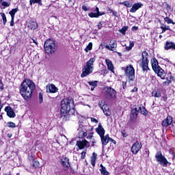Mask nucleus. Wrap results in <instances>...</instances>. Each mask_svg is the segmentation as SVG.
<instances>
[{
  "label": "nucleus",
  "instance_id": "2",
  "mask_svg": "<svg viewBox=\"0 0 175 175\" xmlns=\"http://www.w3.org/2000/svg\"><path fill=\"white\" fill-rule=\"evenodd\" d=\"M62 116L66 117L68 114H73L75 113V102L72 98H64L61 101Z\"/></svg>",
  "mask_w": 175,
  "mask_h": 175
},
{
  "label": "nucleus",
  "instance_id": "23",
  "mask_svg": "<svg viewBox=\"0 0 175 175\" xmlns=\"http://www.w3.org/2000/svg\"><path fill=\"white\" fill-rule=\"evenodd\" d=\"M105 62L109 70H111V72H113V70H114V66L113 65V63L111 62V61H110V59H105Z\"/></svg>",
  "mask_w": 175,
  "mask_h": 175
},
{
  "label": "nucleus",
  "instance_id": "20",
  "mask_svg": "<svg viewBox=\"0 0 175 175\" xmlns=\"http://www.w3.org/2000/svg\"><path fill=\"white\" fill-rule=\"evenodd\" d=\"M154 72H155V73L157 74V76L161 77V79H165L166 74L165 73V71L163 70V69H162L161 67L159 69H157V70H155Z\"/></svg>",
  "mask_w": 175,
  "mask_h": 175
},
{
  "label": "nucleus",
  "instance_id": "61",
  "mask_svg": "<svg viewBox=\"0 0 175 175\" xmlns=\"http://www.w3.org/2000/svg\"><path fill=\"white\" fill-rule=\"evenodd\" d=\"M112 14H113L114 16H117V12L113 11V12H112Z\"/></svg>",
  "mask_w": 175,
  "mask_h": 175
},
{
  "label": "nucleus",
  "instance_id": "49",
  "mask_svg": "<svg viewBox=\"0 0 175 175\" xmlns=\"http://www.w3.org/2000/svg\"><path fill=\"white\" fill-rule=\"evenodd\" d=\"M91 121L92 122H95V124H98V120H96V118H91Z\"/></svg>",
  "mask_w": 175,
  "mask_h": 175
},
{
  "label": "nucleus",
  "instance_id": "48",
  "mask_svg": "<svg viewBox=\"0 0 175 175\" xmlns=\"http://www.w3.org/2000/svg\"><path fill=\"white\" fill-rule=\"evenodd\" d=\"M1 91H3V83H2V80L0 79V92Z\"/></svg>",
  "mask_w": 175,
  "mask_h": 175
},
{
  "label": "nucleus",
  "instance_id": "26",
  "mask_svg": "<svg viewBox=\"0 0 175 175\" xmlns=\"http://www.w3.org/2000/svg\"><path fill=\"white\" fill-rule=\"evenodd\" d=\"M167 77H168L166 78L167 81L163 82V85H169L170 83H172V79H173V77H172V72L168 73Z\"/></svg>",
  "mask_w": 175,
  "mask_h": 175
},
{
  "label": "nucleus",
  "instance_id": "18",
  "mask_svg": "<svg viewBox=\"0 0 175 175\" xmlns=\"http://www.w3.org/2000/svg\"><path fill=\"white\" fill-rule=\"evenodd\" d=\"M87 144H88V142L85 139H83L82 141H78L77 142V146H78L80 150H83V148H85V147H87Z\"/></svg>",
  "mask_w": 175,
  "mask_h": 175
},
{
  "label": "nucleus",
  "instance_id": "21",
  "mask_svg": "<svg viewBox=\"0 0 175 175\" xmlns=\"http://www.w3.org/2000/svg\"><path fill=\"white\" fill-rule=\"evenodd\" d=\"M151 64H152V68L154 72H155V70H157L161 68V67H159V65L158 64V60H157V59H155V58H154L151 60Z\"/></svg>",
  "mask_w": 175,
  "mask_h": 175
},
{
  "label": "nucleus",
  "instance_id": "40",
  "mask_svg": "<svg viewBox=\"0 0 175 175\" xmlns=\"http://www.w3.org/2000/svg\"><path fill=\"white\" fill-rule=\"evenodd\" d=\"M1 17L3 18V25H5L6 23L8 21L7 19H6V15L5 14V13L2 12L1 14Z\"/></svg>",
  "mask_w": 175,
  "mask_h": 175
},
{
  "label": "nucleus",
  "instance_id": "5",
  "mask_svg": "<svg viewBox=\"0 0 175 175\" xmlns=\"http://www.w3.org/2000/svg\"><path fill=\"white\" fill-rule=\"evenodd\" d=\"M125 76L127 79V81L132 84L135 81V68L132 65H129L124 70Z\"/></svg>",
  "mask_w": 175,
  "mask_h": 175
},
{
  "label": "nucleus",
  "instance_id": "13",
  "mask_svg": "<svg viewBox=\"0 0 175 175\" xmlns=\"http://www.w3.org/2000/svg\"><path fill=\"white\" fill-rule=\"evenodd\" d=\"M77 132L79 134L78 137L79 138L83 139V137L87 136V132L84 131V126H83V124H79Z\"/></svg>",
  "mask_w": 175,
  "mask_h": 175
},
{
  "label": "nucleus",
  "instance_id": "58",
  "mask_svg": "<svg viewBox=\"0 0 175 175\" xmlns=\"http://www.w3.org/2000/svg\"><path fill=\"white\" fill-rule=\"evenodd\" d=\"M31 40H32L33 43H34L35 44H38V42H36V40H33L31 38Z\"/></svg>",
  "mask_w": 175,
  "mask_h": 175
},
{
  "label": "nucleus",
  "instance_id": "36",
  "mask_svg": "<svg viewBox=\"0 0 175 175\" xmlns=\"http://www.w3.org/2000/svg\"><path fill=\"white\" fill-rule=\"evenodd\" d=\"M165 50H175V44H165Z\"/></svg>",
  "mask_w": 175,
  "mask_h": 175
},
{
  "label": "nucleus",
  "instance_id": "12",
  "mask_svg": "<svg viewBox=\"0 0 175 175\" xmlns=\"http://www.w3.org/2000/svg\"><path fill=\"white\" fill-rule=\"evenodd\" d=\"M172 123L173 118H172L171 116H167V118L164 120H163L161 125L165 128H167V126H169V125H172Z\"/></svg>",
  "mask_w": 175,
  "mask_h": 175
},
{
  "label": "nucleus",
  "instance_id": "60",
  "mask_svg": "<svg viewBox=\"0 0 175 175\" xmlns=\"http://www.w3.org/2000/svg\"><path fill=\"white\" fill-rule=\"evenodd\" d=\"M165 44H174L173 42H169L168 41L166 42Z\"/></svg>",
  "mask_w": 175,
  "mask_h": 175
},
{
  "label": "nucleus",
  "instance_id": "32",
  "mask_svg": "<svg viewBox=\"0 0 175 175\" xmlns=\"http://www.w3.org/2000/svg\"><path fill=\"white\" fill-rule=\"evenodd\" d=\"M17 12H18V8L12 9L11 11H10L9 14H10L11 18H14V16L16 15V13H17Z\"/></svg>",
  "mask_w": 175,
  "mask_h": 175
},
{
  "label": "nucleus",
  "instance_id": "44",
  "mask_svg": "<svg viewBox=\"0 0 175 175\" xmlns=\"http://www.w3.org/2000/svg\"><path fill=\"white\" fill-rule=\"evenodd\" d=\"M2 6H4V8H9L10 6V3L6 2V1H3L1 3Z\"/></svg>",
  "mask_w": 175,
  "mask_h": 175
},
{
  "label": "nucleus",
  "instance_id": "63",
  "mask_svg": "<svg viewBox=\"0 0 175 175\" xmlns=\"http://www.w3.org/2000/svg\"><path fill=\"white\" fill-rule=\"evenodd\" d=\"M170 154H172L173 155V158H174V152L170 151Z\"/></svg>",
  "mask_w": 175,
  "mask_h": 175
},
{
  "label": "nucleus",
  "instance_id": "64",
  "mask_svg": "<svg viewBox=\"0 0 175 175\" xmlns=\"http://www.w3.org/2000/svg\"><path fill=\"white\" fill-rule=\"evenodd\" d=\"M8 137L10 138V137H12V134H10V133H9V134H8Z\"/></svg>",
  "mask_w": 175,
  "mask_h": 175
},
{
  "label": "nucleus",
  "instance_id": "6",
  "mask_svg": "<svg viewBox=\"0 0 175 175\" xmlns=\"http://www.w3.org/2000/svg\"><path fill=\"white\" fill-rule=\"evenodd\" d=\"M103 92L107 99H114L116 94H117L116 90L109 86L105 87L103 90Z\"/></svg>",
  "mask_w": 175,
  "mask_h": 175
},
{
  "label": "nucleus",
  "instance_id": "7",
  "mask_svg": "<svg viewBox=\"0 0 175 175\" xmlns=\"http://www.w3.org/2000/svg\"><path fill=\"white\" fill-rule=\"evenodd\" d=\"M155 159L157 162L160 163L162 166H167V159L165 157V156L162 155V152H157L155 155Z\"/></svg>",
  "mask_w": 175,
  "mask_h": 175
},
{
  "label": "nucleus",
  "instance_id": "54",
  "mask_svg": "<svg viewBox=\"0 0 175 175\" xmlns=\"http://www.w3.org/2000/svg\"><path fill=\"white\" fill-rule=\"evenodd\" d=\"M137 29H139V27L133 26L131 29V31H137Z\"/></svg>",
  "mask_w": 175,
  "mask_h": 175
},
{
  "label": "nucleus",
  "instance_id": "11",
  "mask_svg": "<svg viewBox=\"0 0 175 175\" xmlns=\"http://www.w3.org/2000/svg\"><path fill=\"white\" fill-rule=\"evenodd\" d=\"M140 150H142V143L139 142H136L131 147V152L133 154H137Z\"/></svg>",
  "mask_w": 175,
  "mask_h": 175
},
{
  "label": "nucleus",
  "instance_id": "55",
  "mask_svg": "<svg viewBox=\"0 0 175 175\" xmlns=\"http://www.w3.org/2000/svg\"><path fill=\"white\" fill-rule=\"evenodd\" d=\"M122 87H123V89L125 90V88L126 87V81L122 82Z\"/></svg>",
  "mask_w": 175,
  "mask_h": 175
},
{
  "label": "nucleus",
  "instance_id": "10",
  "mask_svg": "<svg viewBox=\"0 0 175 175\" xmlns=\"http://www.w3.org/2000/svg\"><path fill=\"white\" fill-rule=\"evenodd\" d=\"M137 108H134L130 115V122L132 124H134V122H136V120H137V113H138Z\"/></svg>",
  "mask_w": 175,
  "mask_h": 175
},
{
  "label": "nucleus",
  "instance_id": "27",
  "mask_svg": "<svg viewBox=\"0 0 175 175\" xmlns=\"http://www.w3.org/2000/svg\"><path fill=\"white\" fill-rule=\"evenodd\" d=\"M103 14H105V12H103L100 14H96V13H94V12H90V13L88 14V16L91 18H98V17H99L100 16H103Z\"/></svg>",
  "mask_w": 175,
  "mask_h": 175
},
{
  "label": "nucleus",
  "instance_id": "25",
  "mask_svg": "<svg viewBox=\"0 0 175 175\" xmlns=\"http://www.w3.org/2000/svg\"><path fill=\"white\" fill-rule=\"evenodd\" d=\"M137 111H139V113H141V114H143L144 116H147V114H148V112L143 105H139Z\"/></svg>",
  "mask_w": 175,
  "mask_h": 175
},
{
  "label": "nucleus",
  "instance_id": "37",
  "mask_svg": "<svg viewBox=\"0 0 175 175\" xmlns=\"http://www.w3.org/2000/svg\"><path fill=\"white\" fill-rule=\"evenodd\" d=\"M44 44H55L54 38H49L44 42Z\"/></svg>",
  "mask_w": 175,
  "mask_h": 175
},
{
  "label": "nucleus",
  "instance_id": "3",
  "mask_svg": "<svg viewBox=\"0 0 175 175\" xmlns=\"http://www.w3.org/2000/svg\"><path fill=\"white\" fill-rule=\"evenodd\" d=\"M94 62H95V57L90 58V60L86 62V64L82 69L81 77H86V76L91 75L94 70Z\"/></svg>",
  "mask_w": 175,
  "mask_h": 175
},
{
  "label": "nucleus",
  "instance_id": "41",
  "mask_svg": "<svg viewBox=\"0 0 175 175\" xmlns=\"http://www.w3.org/2000/svg\"><path fill=\"white\" fill-rule=\"evenodd\" d=\"M92 50V44H88L85 48V53H88L89 51H91Z\"/></svg>",
  "mask_w": 175,
  "mask_h": 175
},
{
  "label": "nucleus",
  "instance_id": "22",
  "mask_svg": "<svg viewBox=\"0 0 175 175\" xmlns=\"http://www.w3.org/2000/svg\"><path fill=\"white\" fill-rule=\"evenodd\" d=\"M61 161L62 165L64 167L68 168L70 166V163H69V159H68L67 157H63Z\"/></svg>",
  "mask_w": 175,
  "mask_h": 175
},
{
  "label": "nucleus",
  "instance_id": "1",
  "mask_svg": "<svg viewBox=\"0 0 175 175\" xmlns=\"http://www.w3.org/2000/svg\"><path fill=\"white\" fill-rule=\"evenodd\" d=\"M20 94L28 102L32 98V92L35 90V83L30 79H25L19 87Z\"/></svg>",
  "mask_w": 175,
  "mask_h": 175
},
{
  "label": "nucleus",
  "instance_id": "62",
  "mask_svg": "<svg viewBox=\"0 0 175 175\" xmlns=\"http://www.w3.org/2000/svg\"><path fill=\"white\" fill-rule=\"evenodd\" d=\"M108 12H109V13H113V12H114V11H113V10L109 8Z\"/></svg>",
  "mask_w": 175,
  "mask_h": 175
},
{
  "label": "nucleus",
  "instance_id": "47",
  "mask_svg": "<svg viewBox=\"0 0 175 175\" xmlns=\"http://www.w3.org/2000/svg\"><path fill=\"white\" fill-rule=\"evenodd\" d=\"M161 28L162 29V32H165L169 29V26L161 27Z\"/></svg>",
  "mask_w": 175,
  "mask_h": 175
},
{
  "label": "nucleus",
  "instance_id": "38",
  "mask_svg": "<svg viewBox=\"0 0 175 175\" xmlns=\"http://www.w3.org/2000/svg\"><path fill=\"white\" fill-rule=\"evenodd\" d=\"M120 5H124V6H126V8H131L132 7V3H131L128 1L120 2Z\"/></svg>",
  "mask_w": 175,
  "mask_h": 175
},
{
  "label": "nucleus",
  "instance_id": "29",
  "mask_svg": "<svg viewBox=\"0 0 175 175\" xmlns=\"http://www.w3.org/2000/svg\"><path fill=\"white\" fill-rule=\"evenodd\" d=\"M100 173H101V174H103V175H109V174H110L109 173V172H107V170H106V167H105L104 166H103V165H102V164H100Z\"/></svg>",
  "mask_w": 175,
  "mask_h": 175
},
{
  "label": "nucleus",
  "instance_id": "43",
  "mask_svg": "<svg viewBox=\"0 0 175 175\" xmlns=\"http://www.w3.org/2000/svg\"><path fill=\"white\" fill-rule=\"evenodd\" d=\"M39 166V161H33L32 164H31V167H38Z\"/></svg>",
  "mask_w": 175,
  "mask_h": 175
},
{
  "label": "nucleus",
  "instance_id": "39",
  "mask_svg": "<svg viewBox=\"0 0 175 175\" xmlns=\"http://www.w3.org/2000/svg\"><path fill=\"white\" fill-rule=\"evenodd\" d=\"M164 21L168 24H173V25H175V23L173 21V20L170 19L167 16L164 18Z\"/></svg>",
  "mask_w": 175,
  "mask_h": 175
},
{
  "label": "nucleus",
  "instance_id": "34",
  "mask_svg": "<svg viewBox=\"0 0 175 175\" xmlns=\"http://www.w3.org/2000/svg\"><path fill=\"white\" fill-rule=\"evenodd\" d=\"M128 28H129V26H124L119 30V32L122 33V35H125V33H126V31H128Z\"/></svg>",
  "mask_w": 175,
  "mask_h": 175
},
{
  "label": "nucleus",
  "instance_id": "50",
  "mask_svg": "<svg viewBox=\"0 0 175 175\" xmlns=\"http://www.w3.org/2000/svg\"><path fill=\"white\" fill-rule=\"evenodd\" d=\"M11 21H10V25L11 27H13L14 25V18H11Z\"/></svg>",
  "mask_w": 175,
  "mask_h": 175
},
{
  "label": "nucleus",
  "instance_id": "30",
  "mask_svg": "<svg viewBox=\"0 0 175 175\" xmlns=\"http://www.w3.org/2000/svg\"><path fill=\"white\" fill-rule=\"evenodd\" d=\"M96 157H98L96 153L93 152L92 157H91V163H92V166H95V163L96 162Z\"/></svg>",
  "mask_w": 175,
  "mask_h": 175
},
{
  "label": "nucleus",
  "instance_id": "19",
  "mask_svg": "<svg viewBox=\"0 0 175 175\" xmlns=\"http://www.w3.org/2000/svg\"><path fill=\"white\" fill-rule=\"evenodd\" d=\"M96 132L100 136H105V129L102 126V124L99 123L98 128L96 129Z\"/></svg>",
  "mask_w": 175,
  "mask_h": 175
},
{
  "label": "nucleus",
  "instance_id": "8",
  "mask_svg": "<svg viewBox=\"0 0 175 175\" xmlns=\"http://www.w3.org/2000/svg\"><path fill=\"white\" fill-rule=\"evenodd\" d=\"M98 106L101 109L103 110L104 114L107 116V117H109V116H111V112H110V109L109 107L106 105L105 101L101 100L98 102Z\"/></svg>",
  "mask_w": 175,
  "mask_h": 175
},
{
  "label": "nucleus",
  "instance_id": "51",
  "mask_svg": "<svg viewBox=\"0 0 175 175\" xmlns=\"http://www.w3.org/2000/svg\"><path fill=\"white\" fill-rule=\"evenodd\" d=\"M103 27V25L102 24L101 22H100L98 25V29H102V27Z\"/></svg>",
  "mask_w": 175,
  "mask_h": 175
},
{
  "label": "nucleus",
  "instance_id": "17",
  "mask_svg": "<svg viewBox=\"0 0 175 175\" xmlns=\"http://www.w3.org/2000/svg\"><path fill=\"white\" fill-rule=\"evenodd\" d=\"M143 6L142 3H137L133 4L131 9L130 10L131 13H136V11L139 10L140 8Z\"/></svg>",
  "mask_w": 175,
  "mask_h": 175
},
{
  "label": "nucleus",
  "instance_id": "56",
  "mask_svg": "<svg viewBox=\"0 0 175 175\" xmlns=\"http://www.w3.org/2000/svg\"><path fill=\"white\" fill-rule=\"evenodd\" d=\"M96 14H102V13L99 12V8L96 7Z\"/></svg>",
  "mask_w": 175,
  "mask_h": 175
},
{
  "label": "nucleus",
  "instance_id": "45",
  "mask_svg": "<svg viewBox=\"0 0 175 175\" xmlns=\"http://www.w3.org/2000/svg\"><path fill=\"white\" fill-rule=\"evenodd\" d=\"M43 103V94L42 93L39 94V103Z\"/></svg>",
  "mask_w": 175,
  "mask_h": 175
},
{
  "label": "nucleus",
  "instance_id": "14",
  "mask_svg": "<svg viewBox=\"0 0 175 175\" xmlns=\"http://www.w3.org/2000/svg\"><path fill=\"white\" fill-rule=\"evenodd\" d=\"M101 139V143L103 144V146H107V143H109V142H115L113 139L109 137V135H103L100 137Z\"/></svg>",
  "mask_w": 175,
  "mask_h": 175
},
{
  "label": "nucleus",
  "instance_id": "15",
  "mask_svg": "<svg viewBox=\"0 0 175 175\" xmlns=\"http://www.w3.org/2000/svg\"><path fill=\"white\" fill-rule=\"evenodd\" d=\"M58 91V88L55 87V85L51 84L46 86V92H51L52 94H55Z\"/></svg>",
  "mask_w": 175,
  "mask_h": 175
},
{
  "label": "nucleus",
  "instance_id": "59",
  "mask_svg": "<svg viewBox=\"0 0 175 175\" xmlns=\"http://www.w3.org/2000/svg\"><path fill=\"white\" fill-rule=\"evenodd\" d=\"M2 107H3V106L2 105L1 101V99H0V111L2 109Z\"/></svg>",
  "mask_w": 175,
  "mask_h": 175
},
{
  "label": "nucleus",
  "instance_id": "9",
  "mask_svg": "<svg viewBox=\"0 0 175 175\" xmlns=\"http://www.w3.org/2000/svg\"><path fill=\"white\" fill-rule=\"evenodd\" d=\"M44 49L46 54H53L55 53L58 46L55 44H44Z\"/></svg>",
  "mask_w": 175,
  "mask_h": 175
},
{
  "label": "nucleus",
  "instance_id": "31",
  "mask_svg": "<svg viewBox=\"0 0 175 175\" xmlns=\"http://www.w3.org/2000/svg\"><path fill=\"white\" fill-rule=\"evenodd\" d=\"M105 48H107V50H111V51H114V50L117 49V44H107L105 45Z\"/></svg>",
  "mask_w": 175,
  "mask_h": 175
},
{
  "label": "nucleus",
  "instance_id": "52",
  "mask_svg": "<svg viewBox=\"0 0 175 175\" xmlns=\"http://www.w3.org/2000/svg\"><path fill=\"white\" fill-rule=\"evenodd\" d=\"M82 9L84 12H88V8L85 5H82Z\"/></svg>",
  "mask_w": 175,
  "mask_h": 175
},
{
  "label": "nucleus",
  "instance_id": "46",
  "mask_svg": "<svg viewBox=\"0 0 175 175\" xmlns=\"http://www.w3.org/2000/svg\"><path fill=\"white\" fill-rule=\"evenodd\" d=\"M133 47V44H129V46H126V51H129L132 50V48Z\"/></svg>",
  "mask_w": 175,
  "mask_h": 175
},
{
  "label": "nucleus",
  "instance_id": "53",
  "mask_svg": "<svg viewBox=\"0 0 175 175\" xmlns=\"http://www.w3.org/2000/svg\"><path fill=\"white\" fill-rule=\"evenodd\" d=\"M85 158V152H81V159H84Z\"/></svg>",
  "mask_w": 175,
  "mask_h": 175
},
{
  "label": "nucleus",
  "instance_id": "16",
  "mask_svg": "<svg viewBox=\"0 0 175 175\" xmlns=\"http://www.w3.org/2000/svg\"><path fill=\"white\" fill-rule=\"evenodd\" d=\"M5 110L6 111V113H7V115L10 118H14V117H16V113H14L13 109H12V107H5Z\"/></svg>",
  "mask_w": 175,
  "mask_h": 175
},
{
  "label": "nucleus",
  "instance_id": "57",
  "mask_svg": "<svg viewBox=\"0 0 175 175\" xmlns=\"http://www.w3.org/2000/svg\"><path fill=\"white\" fill-rule=\"evenodd\" d=\"M131 92H137V88H134L132 90Z\"/></svg>",
  "mask_w": 175,
  "mask_h": 175
},
{
  "label": "nucleus",
  "instance_id": "42",
  "mask_svg": "<svg viewBox=\"0 0 175 175\" xmlns=\"http://www.w3.org/2000/svg\"><path fill=\"white\" fill-rule=\"evenodd\" d=\"M8 128H16V124L12 122H9L7 123Z\"/></svg>",
  "mask_w": 175,
  "mask_h": 175
},
{
  "label": "nucleus",
  "instance_id": "24",
  "mask_svg": "<svg viewBox=\"0 0 175 175\" xmlns=\"http://www.w3.org/2000/svg\"><path fill=\"white\" fill-rule=\"evenodd\" d=\"M28 28H29V29H31V31H35V29H38V23L35 21L31 22L28 25Z\"/></svg>",
  "mask_w": 175,
  "mask_h": 175
},
{
  "label": "nucleus",
  "instance_id": "35",
  "mask_svg": "<svg viewBox=\"0 0 175 175\" xmlns=\"http://www.w3.org/2000/svg\"><path fill=\"white\" fill-rule=\"evenodd\" d=\"M29 3H30L31 6H32V5H33L35 3H38L40 6H42V0H30Z\"/></svg>",
  "mask_w": 175,
  "mask_h": 175
},
{
  "label": "nucleus",
  "instance_id": "33",
  "mask_svg": "<svg viewBox=\"0 0 175 175\" xmlns=\"http://www.w3.org/2000/svg\"><path fill=\"white\" fill-rule=\"evenodd\" d=\"M152 96H154V98H161V92L159 90H154L152 92Z\"/></svg>",
  "mask_w": 175,
  "mask_h": 175
},
{
  "label": "nucleus",
  "instance_id": "4",
  "mask_svg": "<svg viewBox=\"0 0 175 175\" xmlns=\"http://www.w3.org/2000/svg\"><path fill=\"white\" fill-rule=\"evenodd\" d=\"M148 53L146 51H143L142 53V59L139 60L137 62V64H139V66L142 68V70L144 72H146V70H150V68H148Z\"/></svg>",
  "mask_w": 175,
  "mask_h": 175
},
{
  "label": "nucleus",
  "instance_id": "28",
  "mask_svg": "<svg viewBox=\"0 0 175 175\" xmlns=\"http://www.w3.org/2000/svg\"><path fill=\"white\" fill-rule=\"evenodd\" d=\"M88 84L91 85V91H94L95 90L96 87L98 85V81H93L88 82Z\"/></svg>",
  "mask_w": 175,
  "mask_h": 175
}]
</instances>
